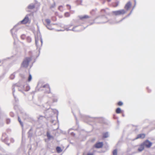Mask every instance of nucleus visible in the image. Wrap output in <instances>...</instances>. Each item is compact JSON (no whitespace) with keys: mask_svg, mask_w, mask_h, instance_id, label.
Returning a JSON list of instances; mask_svg holds the SVG:
<instances>
[{"mask_svg":"<svg viewBox=\"0 0 155 155\" xmlns=\"http://www.w3.org/2000/svg\"><path fill=\"white\" fill-rule=\"evenodd\" d=\"M18 89L19 91L23 92V91H29L30 89V87L27 85H26L25 86L21 85L18 87Z\"/></svg>","mask_w":155,"mask_h":155,"instance_id":"f257e3e1","label":"nucleus"},{"mask_svg":"<svg viewBox=\"0 0 155 155\" xmlns=\"http://www.w3.org/2000/svg\"><path fill=\"white\" fill-rule=\"evenodd\" d=\"M31 60V59L30 58H25L22 62V66L25 68L27 67L28 65L29 62Z\"/></svg>","mask_w":155,"mask_h":155,"instance_id":"f03ea898","label":"nucleus"},{"mask_svg":"<svg viewBox=\"0 0 155 155\" xmlns=\"http://www.w3.org/2000/svg\"><path fill=\"white\" fill-rule=\"evenodd\" d=\"M125 11L124 9L114 11L113 12V13L116 15H123L125 14Z\"/></svg>","mask_w":155,"mask_h":155,"instance_id":"7ed1b4c3","label":"nucleus"},{"mask_svg":"<svg viewBox=\"0 0 155 155\" xmlns=\"http://www.w3.org/2000/svg\"><path fill=\"white\" fill-rule=\"evenodd\" d=\"M144 146H146L147 147H150L152 145V143L148 140H147L142 143Z\"/></svg>","mask_w":155,"mask_h":155,"instance_id":"20e7f679","label":"nucleus"},{"mask_svg":"<svg viewBox=\"0 0 155 155\" xmlns=\"http://www.w3.org/2000/svg\"><path fill=\"white\" fill-rule=\"evenodd\" d=\"M29 21V19L28 15H26L25 18L21 21V23L22 24H26Z\"/></svg>","mask_w":155,"mask_h":155,"instance_id":"39448f33","label":"nucleus"},{"mask_svg":"<svg viewBox=\"0 0 155 155\" xmlns=\"http://www.w3.org/2000/svg\"><path fill=\"white\" fill-rule=\"evenodd\" d=\"M103 145L102 142H99L96 143L95 145V147L96 148H100Z\"/></svg>","mask_w":155,"mask_h":155,"instance_id":"423d86ee","label":"nucleus"},{"mask_svg":"<svg viewBox=\"0 0 155 155\" xmlns=\"http://www.w3.org/2000/svg\"><path fill=\"white\" fill-rule=\"evenodd\" d=\"M43 87L44 88H46L47 89V93H49L50 91V88L48 84H46L45 85H44L43 86Z\"/></svg>","mask_w":155,"mask_h":155,"instance_id":"0eeeda50","label":"nucleus"},{"mask_svg":"<svg viewBox=\"0 0 155 155\" xmlns=\"http://www.w3.org/2000/svg\"><path fill=\"white\" fill-rule=\"evenodd\" d=\"M145 135L144 134H140L137 135L136 139H137L139 138H143L145 137Z\"/></svg>","mask_w":155,"mask_h":155,"instance_id":"6e6552de","label":"nucleus"},{"mask_svg":"<svg viewBox=\"0 0 155 155\" xmlns=\"http://www.w3.org/2000/svg\"><path fill=\"white\" fill-rule=\"evenodd\" d=\"M144 148V146L143 143H142L140 146L138 148V150L140 151L141 152L142 151Z\"/></svg>","mask_w":155,"mask_h":155,"instance_id":"1a4fd4ad","label":"nucleus"},{"mask_svg":"<svg viewBox=\"0 0 155 155\" xmlns=\"http://www.w3.org/2000/svg\"><path fill=\"white\" fill-rule=\"evenodd\" d=\"M77 27V26H75V27H74L71 30L70 29L68 28H67L65 29V30H66L67 31H68L69 30H71V31H80V30H75V28H76Z\"/></svg>","mask_w":155,"mask_h":155,"instance_id":"9d476101","label":"nucleus"},{"mask_svg":"<svg viewBox=\"0 0 155 155\" xmlns=\"http://www.w3.org/2000/svg\"><path fill=\"white\" fill-rule=\"evenodd\" d=\"M131 5V4L130 2L127 3V11L130 7Z\"/></svg>","mask_w":155,"mask_h":155,"instance_id":"9b49d317","label":"nucleus"},{"mask_svg":"<svg viewBox=\"0 0 155 155\" xmlns=\"http://www.w3.org/2000/svg\"><path fill=\"white\" fill-rule=\"evenodd\" d=\"M47 135L48 138L49 140L53 138V137L50 135V134L48 132H47Z\"/></svg>","mask_w":155,"mask_h":155,"instance_id":"f8f14e48","label":"nucleus"},{"mask_svg":"<svg viewBox=\"0 0 155 155\" xmlns=\"http://www.w3.org/2000/svg\"><path fill=\"white\" fill-rule=\"evenodd\" d=\"M80 18L81 19H83L84 18H89V17L87 15H85L84 16H79Z\"/></svg>","mask_w":155,"mask_h":155,"instance_id":"ddd939ff","label":"nucleus"},{"mask_svg":"<svg viewBox=\"0 0 155 155\" xmlns=\"http://www.w3.org/2000/svg\"><path fill=\"white\" fill-rule=\"evenodd\" d=\"M56 149L58 153H60L62 151L61 148L60 147H56Z\"/></svg>","mask_w":155,"mask_h":155,"instance_id":"4468645a","label":"nucleus"},{"mask_svg":"<svg viewBox=\"0 0 155 155\" xmlns=\"http://www.w3.org/2000/svg\"><path fill=\"white\" fill-rule=\"evenodd\" d=\"M116 112L117 114H119L121 112V110L119 107L117 108L116 110Z\"/></svg>","mask_w":155,"mask_h":155,"instance_id":"2eb2a0df","label":"nucleus"},{"mask_svg":"<svg viewBox=\"0 0 155 155\" xmlns=\"http://www.w3.org/2000/svg\"><path fill=\"white\" fill-rule=\"evenodd\" d=\"M35 6L33 4H31L28 6V8L30 9H32L34 8Z\"/></svg>","mask_w":155,"mask_h":155,"instance_id":"dca6fc26","label":"nucleus"},{"mask_svg":"<svg viewBox=\"0 0 155 155\" xmlns=\"http://www.w3.org/2000/svg\"><path fill=\"white\" fill-rule=\"evenodd\" d=\"M109 136L108 133V132L104 133L103 134V137L105 138Z\"/></svg>","mask_w":155,"mask_h":155,"instance_id":"f3484780","label":"nucleus"},{"mask_svg":"<svg viewBox=\"0 0 155 155\" xmlns=\"http://www.w3.org/2000/svg\"><path fill=\"white\" fill-rule=\"evenodd\" d=\"M45 21L47 24V25H50V24L51 23V21L49 19H46Z\"/></svg>","mask_w":155,"mask_h":155,"instance_id":"a211bd4d","label":"nucleus"},{"mask_svg":"<svg viewBox=\"0 0 155 155\" xmlns=\"http://www.w3.org/2000/svg\"><path fill=\"white\" fill-rule=\"evenodd\" d=\"M35 43L37 47L38 46V41H39V39L38 38H37L36 37H35Z\"/></svg>","mask_w":155,"mask_h":155,"instance_id":"6ab92c4d","label":"nucleus"},{"mask_svg":"<svg viewBox=\"0 0 155 155\" xmlns=\"http://www.w3.org/2000/svg\"><path fill=\"white\" fill-rule=\"evenodd\" d=\"M15 77V74L14 73L12 74L10 76V78L11 79H13Z\"/></svg>","mask_w":155,"mask_h":155,"instance_id":"aec40b11","label":"nucleus"},{"mask_svg":"<svg viewBox=\"0 0 155 155\" xmlns=\"http://www.w3.org/2000/svg\"><path fill=\"white\" fill-rule=\"evenodd\" d=\"M113 155H117V151L115 149L113 150Z\"/></svg>","mask_w":155,"mask_h":155,"instance_id":"412c9836","label":"nucleus"},{"mask_svg":"<svg viewBox=\"0 0 155 155\" xmlns=\"http://www.w3.org/2000/svg\"><path fill=\"white\" fill-rule=\"evenodd\" d=\"M31 79H32L31 75L30 74H29L28 77V81H30L31 80Z\"/></svg>","mask_w":155,"mask_h":155,"instance_id":"4be33fe9","label":"nucleus"},{"mask_svg":"<svg viewBox=\"0 0 155 155\" xmlns=\"http://www.w3.org/2000/svg\"><path fill=\"white\" fill-rule=\"evenodd\" d=\"M46 27L49 30H52L53 29V28H51L50 26V25H46Z\"/></svg>","mask_w":155,"mask_h":155,"instance_id":"5701e85b","label":"nucleus"},{"mask_svg":"<svg viewBox=\"0 0 155 155\" xmlns=\"http://www.w3.org/2000/svg\"><path fill=\"white\" fill-rule=\"evenodd\" d=\"M117 104L119 106H122L123 104V103L122 102L120 101Z\"/></svg>","mask_w":155,"mask_h":155,"instance_id":"b1692460","label":"nucleus"},{"mask_svg":"<svg viewBox=\"0 0 155 155\" xmlns=\"http://www.w3.org/2000/svg\"><path fill=\"white\" fill-rule=\"evenodd\" d=\"M18 120L19 122H20L21 126H23V123L21 122V119L19 117H18Z\"/></svg>","mask_w":155,"mask_h":155,"instance_id":"393cba45","label":"nucleus"},{"mask_svg":"<svg viewBox=\"0 0 155 155\" xmlns=\"http://www.w3.org/2000/svg\"><path fill=\"white\" fill-rule=\"evenodd\" d=\"M65 16L66 17H69L70 15L69 14L68 12H66L64 14Z\"/></svg>","mask_w":155,"mask_h":155,"instance_id":"a878e982","label":"nucleus"},{"mask_svg":"<svg viewBox=\"0 0 155 155\" xmlns=\"http://www.w3.org/2000/svg\"><path fill=\"white\" fill-rule=\"evenodd\" d=\"M134 2H135V5H134V6L133 7V9H134V8H135V6L136 4V0H134ZM133 10V9H132V10H131V11L130 12V14L128 15V16H129L130 15V14L131 13V12H132V10Z\"/></svg>","mask_w":155,"mask_h":155,"instance_id":"bb28decb","label":"nucleus"},{"mask_svg":"<svg viewBox=\"0 0 155 155\" xmlns=\"http://www.w3.org/2000/svg\"><path fill=\"white\" fill-rule=\"evenodd\" d=\"M12 91H13V95H14V97H15V96H14V92L15 91V87H13L12 88Z\"/></svg>","mask_w":155,"mask_h":155,"instance_id":"cd10ccee","label":"nucleus"},{"mask_svg":"<svg viewBox=\"0 0 155 155\" xmlns=\"http://www.w3.org/2000/svg\"><path fill=\"white\" fill-rule=\"evenodd\" d=\"M53 102H56L57 101V99L56 98H54L53 99Z\"/></svg>","mask_w":155,"mask_h":155,"instance_id":"c85d7f7f","label":"nucleus"},{"mask_svg":"<svg viewBox=\"0 0 155 155\" xmlns=\"http://www.w3.org/2000/svg\"><path fill=\"white\" fill-rule=\"evenodd\" d=\"M44 118V117L42 116H40L38 118V119H42L43 118Z\"/></svg>","mask_w":155,"mask_h":155,"instance_id":"c756f323","label":"nucleus"},{"mask_svg":"<svg viewBox=\"0 0 155 155\" xmlns=\"http://www.w3.org/2000/svg\"><path fill=\"white\" fill-rule=\"evenodd\" d=\"M27 39L29 42H30L31 41V39L30 37L28 38Z\"/></svg>","mask_w":155,"mask_h":155,"instance_id":"7c9ffc66","label":"nucleus"},{"mask_svg":"<svg viewBox=\"0 0 155 155\" xmlns=\"http://www.w3.org/2000/svg\"><path fill=\"white\" fill-rule=\"evenodd\" d=\"M118 4H119V2H117L116 3V5L114 6V7H117V6H118Z\"/></svg>","mask_w":155,"mask_h":155,"instance_id":"2f4dec72","label":"nucleus"},{"mask_svg":"<svg viewBox=\"0 0 155 155\" xmlns=\"http://www.w3.org/2000/svg\"><path fill=\"white\" fill-rule=\"evenodd\" d=\"M40 39L41 42V45H42V43H43V41H42V39L41 38V37H40Z\"/></svg>","mask_w":155,"mask_h":155,"instance_id":"473e14b6","label":"nucleus"},{"mask_svg":"<svg viewBox=\"0 0 155 155\" xmlns=\"http://www.w3.org/2000/svg\"><path fill=\"white\" fill-rule=\"evenodd\" d=\"M87 155H93V154L91 153H89L87 154Z\"/></svg>","mask_w":155,"mask_h":155,"instance_id":"72a5a7b5","label":"nucleus"},{"mask_svg":"<svg viewBox=\"0 0 155 155\" xmlns=\"http://www.w3.org/2000/svg\"><path fill=\"white\" fill-rule=\"evenodd\" d=\"M14 30V28L12 29L11 30V32L12 33V35H13V33H12V31L13 30Z\"/></svg>","mask_w":155,"mask_h":155,"instance_id":"f704fd0d","label":"nucleus"},{"mask_svg":"<svg viewBox=\"0 0 155 155\" xmlns=\"http://www.w3.org/2000/svg\"><path fill=\"white\" fill-rule=\"evenodd\" d=\"M24 35H22L21 36V37L22 39H24Z\"/></svg>","mask_w":155,"mask_h":155,"instance_id":"c9c22d12","label":"nucleus"},{"mask_svg":"<svg viewBox=\"0 0 155 155\" xmlns=\"http://www.w3.org/2000/svg\"><path fill=\"white\" fill-rule=\"evenodd\" d=\"M62 6H60L59 7V9L60 10V9H61V8H62Z\"/></svg>","mask_w":155,"mask_h":155,"instance_id":"e433bc0d","label":"nucleus"},{"mask_svg":"<svg viewBox=\"0 0 155 155\" xmlns=\"http://www.w3.org/2000/svg\"><path fill=\"white\" fill-rule=\"evenodd\" d=\"M21 77H22V78H25V77L23 75L21 76Z\"/></svg>","mask_w":155,"mask_h":155,"instance_id":"4c0bfd02","label":"nucleus"},{"mask_svg":"<svg viewBox=\"0 0 155 155\" xmlns=\"http://www.w3.org/2000/svg\"><path fill=\"white\" fill-rule=\"evenodd\" d=\"M54 6L55 5H52L51 7V8H53Z\"/></svg>","mask_w":155,"mask_h":155,"instance_id":"58836bf2","label":"nucleus"},{"mask_svg":"<svg viewBox=\"0 0 155 155\" xmlns=\"http://www.w3.org/2000/svg\"><path fill=\"white\" fill-rule=\"evenodd\" d=\"M49 110H50V111H51V112H52V111H53V110L52 109H49Z\"/></svg>","mask_w":155,"mask_h":155,"instance_id":"ea45409f","label":"nucleus"},{"mask_svg":"<svg viewBox=\"0 0 155 155\" xmlns=\"http://www.w3.org/2000/svg\"><path fill=\"white\" fill-rule=\"evenodd\" d=\"M103 11L105 12V10H104V9L102 10V12H103Z\"/></svg>","mask_w":155,"mask_h":155,"instance_id":"a19ab883","label":"nucleus"},{"mask_svg":"<svg viewBox=\"0 0 155 155\" xmlns=\"http://www.w3.org/2000/svg\"><path fill=\"white\" fill-rule=\"evenodd\" d=\"M107 1L108 2H110V1H111V0H107Z\"/></svg>","mask_w":155,"mask_h":155,"instance_id":"79ce46f5","label":"nucleus"},{"mask_svg":"<svg viewBox=\"0 0 155 155\" xmlns=\"http://www.w3.org/2000/svg\"><path fill=\"white\" fill-rule=\"evenodd\" d=\"M126 7V5H125V8Z\"/></svg>","mask_w":155,"mask_h":155,"instance_id":"37998d69","label":"nucleus"},{"mask_svg":"<svg viewBox=\"0 0 155 155\" xmlns=\"http://www.w3.org/2000/svg\"><path fill=\"white\" fill-rule=\"evenodd\" d=\"M102 23H105V22H102Z\"/></svg>","mask_w":155,"mask_h":155,"instance_id":"c03bdc74","label":"nucleus"}]
</instances>
